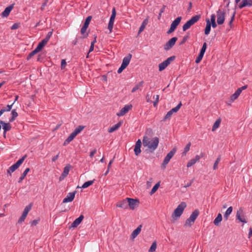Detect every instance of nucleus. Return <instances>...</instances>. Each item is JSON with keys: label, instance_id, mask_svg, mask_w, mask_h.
Masks as SVG:
<instances>
[{"label": "nucleus", "instance_id": "f257e3e1", "mask_svg": "<svg viewBox=\"0 0 252 252\" xmlns=\"http://www.w3.org/2000/svg\"><path fill=\"white\" fill-rule=\"evenodd\" d=\"M143 144L145 147H147L151 152H154L158 147L159 139L155 137L150 140V138L146 135H144L143 138Z\"/></svg>", "mask_w": 252, "mask_h": 252}, {"label": "nucleus", "instance_id": "f03ea898", "mask_svg": "<svg viewBox=\"0 0 252 252\" xmlns=\"http://www.w3.org/2000/svg\"><path fill=\"white\" fill-rule=\"evenodd\" d=\"M187 206V204L185 202H181L175 209L172 215V222H174L182 215L183 211Z\"/></svg>", "mask_w": 252, "mask_h": 252}, {"label": "nucleus", "instance_id": "7ed1b4c3", "mask_svg": "<svg viewBox=\"0 0 252 252\" xmlns=\"http://www.w3.org/2000/svg\"><path fill=\"white\" fill-rule=\"evenodd\" d=\"M200 18V15H197L191 17V18L183 26V31H186L189 29L191 26L196 23Z\"/></svg>", "mask_w": 252, "mask_h": 252}, {"label": "nucleus", "instance_id": "20e7f679", "mask_svg": "<svg viewBox=\"0 0 252 252\" xmlns=\"http://www.w3.org/2000/svg\"><path fill=\"white\" fill-rule=\"evenodd\" d=\"M27 158V155H25L20 158L15 163L11 166L7 170V173L11 175V173L14 172L18 167L23 163L24 160Z\"/></svg>", "mask_w": 252, "mask_h": 252}, {"label": "nucleus", "instance_id": "39448f33", "mask_svg": "<svg viewBox=\"0 0 252 252\" xmlns=\"http://www.w3.org/2000/svg\"><path fill=\"white\" fill-rule=\"evenodd\" d=\"M176 152V149L174 148L172 149L165 157L161 165L162 168H165L166 165L169 163L171 158L174 156Z\"/></svg>", "mask_w": 252, "mask_h": 252}, {"label": "nucleus", "instance_id": "423d86ee", "mask_svg": "<svg viewBox=\"0 0 252 252\" xmlns=\"http://www.w3.org/2000/svg\"><path fill=\"white\" fill-rule=\"evenodd\" d=\"M175 59V56H172L168 58H167L166 60L162 62L161 63L159 64V71H161L163 70L165 68L170 64V63L173 62Z\"/></svg>", "mask_w": 252, "mask_h": 252}, {"label": "nucleus", "instance_id": "0eeeda50", "mask_svg": "<svg viewBox=\"0 0 252 252\" xmlns=\"http://www.w3.org/2000/svg\"><path fill=\"white\" fill-rule=\"evenodd\" d=\"M236 217L237 220L242 222L244 223H246L247 222L244 211V208L242 207L239 208L237 210Z\"/></svg>", "mask_w": 252, "mask_h": 252}, {"label": "nucleus", "instance_id": "6e6552de", "mask_svg": "<svg viewBox=\"0 0 252 252\" xmlns=\"http://www.w3.org/2000/svg\"><path fill=\"white\" fill-rule=\"evenodd\" d=\"M217 23L219 25H221L224 23L225 20V11L219 9L217 11Z\"/></svg>", "mask_w": 252, "mask_h": 252}, {"label": "nucleus", "instance_id": "1a4fd4ad", "mask_svg": "<svg viewBox=\"0 0 252 252\" xmlns=\"http://www.w3.org/2000/svg\"><path fill=\"white\" fill-rule=\"evenodd\" d=\"M126 200H128V206L132 210H134L139 205V201L138 199L127 197Z\"/></svg>", "mask_w": 252, "mask_h": 252}, {"label": "nucleus", "instance_id": "9d476101", "mask_svg": "<svg viewBox=\"0 0 252 252\" xmlns=\"http://www.w3.org/2000/svg\"><path fill=\"white\" fill-rule=\"evenodd\" d=\"M177 40V37H174L171 38L164 46V50L167 51L173 47L175 42Z\"/></svg>", "mask_w": 252, "mask_h": 252}, {"label": "nucleus", "instance_id": "9b49d317", "mask_svg": "<svg viewBox=\"0 0 252 252\" xmlns=\"http://www.w3.org/2000/svg\"><path fill=\"white\" fill-rule=\"evenodd\" d=\"M132 106L131 104L125 105L123 108H122L120 111L117 114V115L119 117L125 115L132 108Z\"/></svg>", "mask_w": 252, "mask_h": 252}, {"label": "nucleus", "instance_id": "f8f14e48", "mask_svg": "<svg viewBox=\"0 0 252 252\" xmlns=\"http://www.w3.org/2000/svg\"><path fill=\"white\" fill-rule=\"evenodd\" d=\"M71 168V166L69 164H67L64 167L63 172L59 178L60 181H62L67 176Z\"/></svg>", "mask_w": 252, "mask_h": 252}, {"label": "nucleus", "instance_id": "ddd939ff", "mask_svg": "<svg viewBox=\"0 0 252 252\" xmlns=\"http://www.w3.org/2000/svg\"><path fill=\"white\" fill-rule=\"evenodd\" d=\"M75 193L76 191L68 193L66 197L63 199V202L67 203L73 201L75 197Z\"/></svg>", "mask_w": 252, "mask_h": 252}, {"label": "nucleus", "instance_id": "4468645a", "mask_svg": "<svg viewBox=\"0 0 252 252\" xmlns=\"http://www.w3.org/2000/svg\"><path fill=\"white\" fill-rule=\"evenodd\" d=\"M0 124L2 125L3 129V135L5 136L7 131H9L11 128V126L10 123H6L4 121L0 120Z\"/></svg>", "mask_w": 252, "mask_h": 252}, {"label": "nucleus", "instance_id": "2eb2a0df", "mask_svg": "<svg viewBox=\"0 0 252 252\" xmlns=\"http://www.w3.org/2000/svg\"><path fill=\"white\" fill-rule=\"evenodd\" d=\"M116 206L124 209H126L128 208V200H127L126 198V199L117 202Z\"/></svg>", "mask_w": 252, "mask_h": 252}, {"label": "nucleus", "instance_id": "dca6fc26", "mask_svg": "<svg viewBox=\"0 0 252 252\" xmlns=\"http://www.w3.org/2000/svg\"><path fill=\"white\" fill-rule=\"evenodd\" d=\"M252 6V0H242L239 5V8L241 9L244 7Z\"/></svg>", "mask_w": 252, "mask_h": 252}, {"label": "nucleus", "instance_id": "f3484780", "mask_svg": "<svg viewBox=\"0 0 252 252\" xmlns=\"http://www.w3.org/2000/svg\"><path fill=\"white\" fill-rule=\"evenodd\" d=\"M84 218V217L83 215H80L77 219H75L73 221V222L72 223L71 225V227L74 228L78 226L80 224V223L83 220Z\"/></svg>", "mask_w": 252, "mask_h": 252}, {"label": "nucleus", "instance_id": "a211bd4d", "mask_svg": "<svg viewBox=\"0 0 252 252\" xmlns=\"http://www.w3.org/2000/svg\"><path fill=\"white\" fill-rule=\"evenodd\" d=\"M14 4H11L9 6L7 7L1 13V16L3 17H7L11 11L12 10Z\"/></svg>", "mask_w": 252, "mask_h": 252}, {"label": "nucleus", "instance_id": "6ab92c4d", "mask_svg": "<svg viewBox=\"0 0 252 252\" xmlns=\"http://www.w3.org/2000/svg\"><path fill=\"white\" fill-rule=\"evenodd\" d=\"M142 225L141 224L139 225L131 233L130 235V238L131 239H134L140 233Z\"/></svg>", "mask_w": 252, "mask_h": 252}, {"label": "nucleus", "instance_id": "aec40b11", "mask_svg": "<svg viewBox=\"0 0 252 252\" xmlns=\"http://www.w3.org/2000/svg\"><path fill=\"white\" fill-rule=\"evenodd\" d=\"M132 55L129 54L127 56L125 57L123 60L122 64L126 67L129 64L130 61L131 60Z\"/></svg>", "mask_w": 252, "mask_h": 252}, {"label": "nucleus", "instance_id": "412c9836", "mask_svg": "<svg viewBox=\"0 0 252 252\" xmlns=\"http://www.w3.org/2000/svg\"><path fill=\"white\" fill-rule=\"evenodd\" d=\"M77 135L73 131L69 136L67 137V138L64 141L63 145H66L68 144L69 142H70Z\"/></svg>", "mask_w": 252, "mask_h": 252}, {"label": "nucleus", "instance_id": "4be33fe9", "mask_svg": "<svg viewBox=\"0 0 252 252\" xmlns=\"http://www.w3.org/2000/svg\"><path fill=\"white\" fill-rule=\"evenodd\" d=\"M122 124V122H119L116 125H114L112 127H111L110 128L108 129V131L109 133H112L113 131L117 130L121 126Z\"/></svg>", "mask_w": 252, "mask_h": 252}, {"label": "nucleus", "instance_id": "5701e85b", "mask_svg": "<svg viewBox=\"0 0 252 252\" xmlns=\"http://www.w3.org/2000/svg\"><path fill=\"white\" fill-rule=\"evenodd\" d=\"M182 19V17H178L177 18H176L171 23V26L172 27L174 28V29H176L177 27L178 26V25L180 24L181 20Z\"/></svg>", "mask_w": 252, "mask_h": 252}, {"label": "nucleus", "instance_id": "b1692460", "mask_svg": "<svg viewBox=\"0 0 252 252\" xmlns=\"http://www.w3.org/2000/svg\"><path fill=\"white\" fill-rule=\"evenodd\" d=\"M211 22H210L209 20L208 19L206 20V28L204 30V33L206 35H208L209 34L210 31H211Z\"/></svg>", "mask_w": 252, "mask_h": 252}, {"label": "nucleus", "instance_id": "393cba45", "mask_svg": "<svg viewBox=\"0 0 252 252\" xmlns=\"http://www.w3.org/2000/svg\"><path fill=\"white\" fill-rule=\"evenodd\" d=\"M222 220V216L220 213H219L218 214L217 217L214 220V223L216 226H219L220 224V223Z\"/></svg>", "mask_w": 252, "mask_h": 252}, {"label": "nucleus", "instance_id": "a878e982", "mask_svg": "<svg viewBox=\"0 0 252 252\" xmlns=\"http://www.w3.org/2000/svg\"><path fill=\"white\" fill-rule=\"evenodd\" d=\"M47 42L44 40H42L41 42H40L35 49L38 51H40L42 48L47 44Z\"/></svg>", "mask_w": 252, "mask_h": 252}, {"label": "nucleus", "instance_id": "bb28decb", "mask_svg": "<svg viewBox=\"0 0 252 252\" xmlns=\"http://www.w3.org/2000/svg\"><path fill=\"white\" fill-rule=\"evenodd\" d=\"M11 118L9 119V122H13L16 118L18 117V114L15 109H13L11 111Z\"/></svg>", "mask_w": 252, "mask_h": 252}, {"label": "nucleus", "instance_id": "cd10ccee", "mask_svg": "<svg viewBox=\"0 0 252 252\" xmlns=\"http://www.w3.org/2000/svg\"><path fill=\"white\" fill-rule=\"evenodd\" d=\"M233 210V208L232 206L229 207L225 211V214H224V218L225 220H227L229 216L231 214Z\"/></svg>", "mask_w": 252, "mask_h": 252}, {"label": "nucleus", "instance_id": "c85d7f7f", "mask_svg": "<svg viewBox=\"0 0 252 252\" xmlns=\"http://www.w3.org/2000/svg\"><path fill=\"white\" fill-rule=\"evenodd\" d=\"M88 28V27L83 25L82 28L81 29L80 32L81 34L83 35V38H86L88 35V33H86V31Z\"/></svg>", "mask_w": 252, "mask_h": 252}, {"label": "nucleus", "instance_id": "c756f323", "mask_svg": "<svg viewBox=\"0 0 252 252\" xmlns=\"http://www.w3.org/2000/svg\"><path fill=\"white\" fill-rule=\"evenodd\" d=\"M30 169L27 168L22 173L21 176L20 177L18 180V183H21L25 178L28 173L30 171Z\"/></svg>", "mask_w": 252, "mask_h": 252}, {"label": "nucleus", "instance_id": "7c9ffc66", "mask_svg": "<svg viewBox=\"0 0 252 252\" xmlns=\"http://www.w3.org/2000/svg\"><path fill=\"white\" fill-rule=\"evenodd\" d=\"M199 212L198 209H196L192 212L190 216V218H191L193 220H195L197 217L198 216Z\"/></svg>", "mask_w": 252, "mask_h": 252}, {"label": "nucleus", "instance_id": "2f4dec72", "mask_svg": "<svg viewBox=\"0 0 252 252\" xmlns=\"http://www.w3.org/2000/svg\"><path fill=\"white\" fill-rule=\"evenodd\" d=\"M94 180H95L94 179L93 180L88 181L85 182V183L83 184V185H82V186L81 188H83V189H85V188L89 187V186H90L91 185L93 184ZM80 188L79 186H78L77 187V188Z\"/></svg>", "mask_w": 252, "mask_h": 252}, {"label": "nucleus", "instance_id": "473e14b6", "mask_svg": "<svg viewBox=\"0 0 252 252\" xmlns=\"http://www.w3.org/2000/svg\"><path fill=\"white\" fill-rule=\"evenodd\" d=\"M220 122L221 119L220 118L217 119L213 126L212 130L215 131L217 128H218L220 125Z\"/></svg>", "mask_w": 252, "mask_h": 252}, {"label": "nucleus", "instance_id": "72a5a7b5", "mask_svg": "<svg viewBox=\"0 0 252 252\" xmlns=\"http://www.w3.org/2000/svg\"><path fill=\"white\" fill-rule=\"evenodd\" d=\"M147 23H148V20L147 19H146L143 21L142 25H141V26L139 28V29L138 31V34H140L144 30V29L145 28L146 25L147 24Z\"/></svg>", "mask_w": 252, "mask_h": 252}, {"label": "nucleus", "instance_id": "f704fd0d", "mask_svg": "<svg viewBox=\"0 0 252 252\" xmlns=\"http://www.w3.org/2000/svg\"><path fill=\"white\" fill-rule=\"evenodd\" d=\"M144 82L143 81L139 82L137 84H136L132 89L131 92L134 93L138 90L141 87L143 86Z\"/></svg>", "mask_w": 252, "mask_h": 252}, {"label": "nucleus", "instance_id": "c9c22d12", "mask_svg": "<svg viewBox=\"0 0 252 252\" xmlns=\"http://www.w3.org/2000/svg\"><path fill=\"white\" fill-rule=\"evenodd\" d=\"M31 208H32L31 204H29V205L27 206L24 210V211L22 213V215L27 217L28 213L31 210Z\"/></svg>", "mask_w": 252, "mask_h": 252}, {"label": "nucleus", "instance_id": "e433bc0d", "mask_svg": "<svg viewBox=\"0 0 252 252\" xmlns=\"http://www.w3.org/2000/svg\"><path fill=\"white\" fill-rule=\"evenodd\" d=\"M194 220H193L191 218L189 217L186 220L185 223V226H191L194 222Z\"/></svg>", "mask_w": 252, "mask_h": 252}, {"label": "nucleus", "instance_id": "4c0bfd02", "mask_svg": "<svg viewBox=\"0 0 252 252\" xmlns=\"http://www.w3.org/2000/svg\"><path fill=\"white\" fill-rule=\"evenodd\" d=\"M238 96H239V95L236 93H234L233 94H232L230 96V98H229V104L230 105V104L232 102H233L235 100H236L238 97Z\"/></svg>", "mask_w": 252, "mask_h": 252}, {"label": "nucleus", "instance_id": "58836bf2", "mask_svg": "<svg viewBox=\"0 0 252 252\" xmlns=\"http://www.w3.org/2000/svg\"><path fill=\"white\" fill-rule=\"evenodd\" d=\"M116 11L115 7H113L112 11V14L111 15L110 18V21L114 22L116 17Z\"/></svg>", "mask_w": 252, "mask_h": 252}, {"label": "nucleus", "instance_id": "ea45409f", "mask_svg": "<svg viewBox=\"0 0 252 252\" xmlns=\"http://www.w3.org/2000/svg\"><path fill=\"white\" fill-rule=\"evenodd\" d=\"M191 143L189 142L187 144L184 148V152L182 153V156H186L187 153L189 150Z\"/></svg>", "mask_w": 252, "mask_h": 252}, {"label": "nucleus", "instance_id": "a19ab883", "mask_svg": "<svg viewBox=\"0 0 252 252\" xmlns=\"http://www.w3.org/2000/svg\"><path fill=\"white\" fill-rule=\"evenodd\" d=\"M141 147V146H140L138 145H135L134 151V153L136 156H138L139 155V154L141 152V149H140Z\"/></svg>", "mask_w": 252, "mask_h": 252}, {"label": "nucleus", "instance_id": "79ce46f5", "mask_svg": "<svg viewBox=\"0 0 252 252\" xmlns=\"http://www.w3.org/2000/svg\"><path fill=\"white\" fill-rule=\"evenodd\" d=\"M159 187V183H157L152 188V189L151 190L150 194L152 195L154 194L158 189Z\"/></svg>", "mask_w": 252, "mask_h": 252}, {"label": "nucleus", "instance_id": "37998d69", "mask_svg": "<svg viewBox=\"0 0 252 252\" xmlns=\"http://www.w3.org/2000/svg\"><path fill=\"white\" fill-rule=\"evenodd\" d=\"M85 126H79L78 127H77L73 131L76 134H79L81 131L83 130Z\"/></svg>", "mask_w": 252, "mask_h": 252}, {"label": "nucleus", "instance_id": "c03bdc74", "mask_svg": "<svg viewBox=\"0 0 252 252\" xmlns=\"http://www.w3.org/2000/svg\"><path fill=\"white\" fill-rule=\"evenodd\" d=\"M39 52L35 49L32 51L28 56L27 59V60H29L32 56L35 55L36 54L38 53Z\"/></svg>", "mask_w": 252, "mask_h": 252}, {"label": "nucleus", "instance_id": "a18cd8bd", "mask_svg": "<svg viewBox=\"0 0 252 252\" xmlns=\"http://www.w3.org/2000/svg\"><path fill=\"white\" fill-rule=\"evenodd\" d=\"M182 105V103H181V102H180L175 107L171 109L170 110V111L173 113H176L179 110V109L180 108V107H181Z\"/></svg>", "mask_w": 252, "mask_h": 252}, {"label": "nucleus", "instance_id": "49530a36", "mask_svg": "<svg viewBox=\"0 0 252 252\" xmlns=\"http://www.w3.org/2000/svg\"><path fill=\"white\" fill-rule=\"evenodd\" d=\"M221 158L220 156H219L217 159L216 160L214 166H213V169L216 170L218 168V164L219 163L220 161Z\"/></svg>", "mask_w": 252, "mask_h": 252}, {"label": "nucleus", "instance_id": "de8ad7c7", "mask_svg": "<svg viewBox=\"0 0 252 252\" xmlns=\"http://www.w3.org/2000/svg\"><path fill=\"white\" fill-rule=\"evenodd\" d=\"M92 18V17L91 16L87 17L83 25L88 27Z\"/></svg>", "mask_w": 252, "mask_h": 252}, {"label": "nucleus", "instance_id": "09e8293b", "mask_svg": "<svg viewBox=\"0 0 252 252\" xmlns=\"http://www.w3.org/2000/svg\"><path fill=\"white\" fill-rule=\"evenodd\" d=\"M157 248V244L156 242H154L152 243L151 246L150 247V248L149 250V252H153L156 251V249Z\"/></svg>", "mask_w": 252, "mask_h": 252}, {"label": "nucleus", "instance_id": "8fccbe9b", "mask_svg": "<svg viewBox=\"0 0 252 252\" xmlns=\"http://www.w3.org/2000/svg\"><path fill=\"white\" fill-rule=\"evenodd\" d=\"M173 113L170 110L169 111L166 115L164 116V118L163 120V121H165L167 119H169L171 118V116L172 115Z\"/></svg>", "mask_w": 252, "mask_h": 252}, {"label": "nucleus", "instance_id": "3c124183", "mask_svg": "<svg viewBox=\"0 0 252 252\" xmlns=\"http://www.w3.org/2000/svg\"><path fill=\"white\" fill-rule=\"evenodd\" d=\"M52 33H53L52 31L48 32L46 36V37L44 39H43V40H44L45 41L48 42V41L49 40L50 37H51Z\"/></svg>", "mask_w": 252, "mask_h": 252}, {"label": "nucleus", "instance_id": "603ef678", "mask_svg": "<svg viewBox=\"0 0 252 252\" xmlns=\"http://www.w3.org/2000/svg\"><path fill=\"white\" fill-rule=\"evenodd\" d=\"M52 33H53L52 31L48 32L46 36V37L44 39H43V40H44L45 41L48 42V41L49 40L50 37H51Z\"/></svg>", "mask_w": 252, "mask_h": 252}, {"label": "nucleus", "instance_id": "864d4df0", "mask_svg": "<svg viewBox=\"0 0 252 252\" xmlns=\"http://www.w3.org/2000/svg\"><path fill=\"white\" fill-rule=\"evenodd\" d=\"M153 134L152 129L150 128H147L145 132V135L148 136H150Z\"/></svg>", "mask_w": 252, "mask_h": 252}, {"label": "nucleus", "instance_id": "5fc2aeb1", "mask_svg": "<svg viewBox=\"0 0 252 252\" xmlns=\"http://www.w3.org/2000/svg\"><path fill=\"white\" fill-rule=\"evenodd\" d=\"M195 163H196L195 161L194 160V159H193L192 158L189 161V162L187 163V166L188 167H189L192 166L193 165H194Z\"/></svg>", "mask_w": 252, "mask_h": 252}, {"label": "nucleus", "instance_id": "6e6d98bb", "mask_svg": "<svg viewBox=\"0 0 252 252\" xmlns=\"http://www.w3.org/2000/svg\"><path fill=\"white\" fill-rule=\"evenodd\" d=\"M114 22L110 21L109 22L108 25V29L109 30L110 32H112V29L114 25Z\"/></svg>", "mask_w": 252, "mask_h": 252}, {"label": "nucleus", "instance_id": "4d7b16f0", "mask_svg": "<svg viewBox=\"0 0 252 252\" xmlns=\"http://www.w3.org/2000/svg\"><path fill=\"white\" fill-rule=\"evenodd\" d=\"M203 57V56H202L201 55L199 54L198 55V56L197 57V58H196L195 63H199L201 62V61L202 60Z\"/></svg>", "mask_w": 252, "mask_h": 252}, {"label": "nucleus", "instance_id": "13d9d810", "mask_svg": "<svg viewBox=\"0 0 252 252\" xmlns=\"http://www.w3.org/2000/svg\"><path fill=\"white\" fill-rule=\"evenodd\" d=\"M189 38V35H187L184 36V37L182 39V41L181 42L180 44H183L185 43Z\"/></svg>", "mask_w": 252, "mask_h": 252}, {"label": "nucleus", "instance_id": "bf43d9fd", "mask_svg": "<svg viewBox=\"0 0 252 252\" xmlns=\"http://www.w3.org/2000/svg\"><path fill=\"white\" fill-rule=\"evenodd\" d=\"M159 95H156V100L155 101L153 102V105L154 107H156L157 105V104L159 101Z\"/></svg>", "mask_w": 252, "mask_h": 252}, {"label": "nucleus", "instance_id": "052dcab7", "mask_svg": "<svg viewBox=\"0 0 252 252\" xmlns=\"http://www.w3.org/2000/svg\"><path fill=\"white\" fill-rule=\"evenodd\" d=\"M13 104H14V103H12L10 105H7L6 106V108H5V112L10 111L11 110Z\"/></svg>", "mask_w": 252, "mask_h": 252}, {"label": "nucleus", "instance_id": "680f3d73", "mask_svg": "<svg viewBox=\"0 0 252 252\" xmlns=\"http://www.w3.org/2000/svg\"><path fill=\"white\" fill-rule=\"evenodd\" d=\"M235 14H236V11H234L233 12V14H232V15L231 17L230 21H229V25L230 26H231V24H232V23L233 21V20H234V19Z\"/></svg>", "mask_w": 252, "mask_h": 252}, {"label": "nucleus", "instance_id": "e2e57ef3", "mask_svg": "<svg viewBox=\"0 0 252 252\" xmlns=\"http://www.w3.org/2000/svg\"><path fill=\"white\" fill-rule=\"evenodd\" d=\"M26 218V216H23V215H22V216L19 218V220L18 221V222L19 223H21L23 222L25 220Z\"/></svg>", "mask_w": 252, "mask_h": 252}, {"label": "nucleus", "instance_id": "0e129e2a", "mask_svg": "<svg viewBox=\"0 0 252 252\" xmlns=\"http://www.w3.org/2000/svg\"><path fill=\"white\" fill-rule=\"evenodd\" d=\"M39 220H34L30 222L32 226H35L39 222Z\"/></svg>", "mask_w": 252, "mask_h": 252}, {"label": "nucleus", "instance_id": "69168bd1", "mask_svg": "<svg viewBox=\"0 0 252 252\" xmlns=\"http://www.w3.org/2000/svg\"><path fill=\"white\" fill-rule=\"evenodd\" d=\"M126 68V67L122 64L120 68L118 69L117 72L118 73H121Z\"/></svg>", "mask_w": 252, "mask_h": 252}, {"label": "nucleus", "instance_id": "338daca9", "mask_svg": "<svg viewBox=\"0 0 252 252\" xmlns=\"http://www.w3.org/2000/svg\"><path fill=\"white\" fill-rule=\"evenodd\" d=\"M19 24L18 23H15L14 24L12 27H11V30H15L18 29L19 27Z\"/></svg>", "mask_w": 252, "mask_h": 252}, {"label": "nucleus", "instance_id": "774afa93", "mask_svg": "<svg viewBox=\"0 0 252 252\" xmlns=\"http://www.w3.org/2000/svg\"><path fill=\"white\" fill-rule=\"evenodd\" d=\"M66 62H65V60H62V61H61V68L62 69H63L65 67V65H66Z\"/></svg>", "mask_w": 252, "mask_h": 252}]
</instances>
